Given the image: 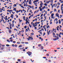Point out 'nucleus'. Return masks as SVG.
<instances>
[{"label": "nucleus", "instance_id": "obj_10", "mask_svg": "<svg viewBox=\"0 0 63 63\" xmlns=\"http://www.w3.org/2000/svg\"><path fill=\"white\" fill-rule=\"evenodd\" d=\"M22 47V45H19V47Z\"/></svg>", "mask_w": 63, "mask_h": 63}, {"label": "nucleus", "instance_id": "obj_8", "mask_svg": "<svg viewBox=\"0 0 63 63\" xmlns=\"http://www.w3.org/2000/svg\"><path fill=\"white\" fill-rule=\"evenodd\" d=\"M27 23H28V24H29L30 23L29 22H28V21H26V24H27Z\"/></svg>", "mask_w": 63, "mask_h": 63}, {"label": "nucleus", "instance_id": "obj_15", "mask_svg": "<svg viewBox=\"0 0 63 63\" xmlns=\"http://www.w3.org/2000/svg\"><path fill=\"white\" fill-rule=\"evenodd\" d=\"M14 5H13V7H16V4H14Z\"/></svg>", "mask_w": 63, "mask_h": 63}, {"label": "nucleus", "instance_id": "obj_63", "mask_svg": "<svg viewBox=\"0 0 63 63\" xmlns=\"http://www.w3.org/2000/svg\"><path fill=\"white\" fill-rule=\"evenodd\" d=\"M62 14H63V11H62Z\"/></svg>", "mask_w": 63, "mask_h": 63}, {"label": "nucleus", "instance_id": "obj_16", "mask_svg": "<svg viewBox=\"0 0 63 63\" xmlns=\"http://www.w3.org/2000/svg\"><path fill=\"white\" fill-rule=\"evenodd\" d=\"M7 42H8L9 43H10V41L9 40L7 39Z\"/></svg>", "mask_w": 63, "mask_h": 63}, {"label": "nucleus", "instance_id": "obj_56", "mask_svg": "<svg viewBox=\"0 0 63 63\" xmlns=\"http://www.w3.org/2000/svg\"><path fill=\"white\" fill-rule=\"evenodd\" d=\"M5 19L6 20H8V18H6Z\"/></svg>", "mask_w": 63, "mask_h": 63}, {"label": "nucleus", "instance_id": "obj_5", "mask_svg": "<svg viewBox=\"0 0 63 63\" xmlns=\"http://www.w3.org/2000/svg\"><path fill=\"white\" fill-rule=\"evenodd\" d=\"M8 31L9 33H11L12 32V30L11 29H9Z\"/></svg>", "mask_w": 63, "mask_h": 63}, {"label": "nucleus", "instance_id": "obj_36", "mask_svg": "<svg viewBox=\"0 0 63 63\" xmlns=\"http://www.w3.org/2000/svg\"><path fill=\"white\" fill-rule=\"evenodd\" d=\"M61 10L62 11L63 10V7H62L61 8Z\"/></svg>", "mask_w": 63, "mask_h": 63}, {"label": "nucleus", "instance_id": "obj_64", "mask_svg": "<svg viewBox=\"0 0 63 63\" xmlns=\"http://www.w3.org/2000/svg\"><path fill=\"white\" fill-rule=\"evenodd\" d=\"M25 44H28V42H26L25 43Z\"/></svg>", "mask_w": 63, "mask_h": 63}, {"label": "nucleus", "instance_id": "obj_23", "mask_svg": "<svg viewBox=\"0 0 63 63\" xmlns=\"http://www.w3.org/2000/svg\"><path fill=\"white\" fill-rule=\"evenodd\" d=\"M9 12H13V10H9Z\"/></svg>", "mask_w": 63, "mask_h": 63}, {"label": "nucleus", "instance_id": "obj_17", "mask_svg": "<svg viewBox=\"0 0 63 63\" xmlns=\"http://www.w3.org/2000/svg\"><path fill=\"white\" fill-rule=\"evenodd\" d=\"M31 35H32L33 36V35H34V33L32 32V33H31Z\"/></svg>", "mask_w": 63, "mask_h": 63}, {"label": "nucleus", "instance_id": "obj_28", "mask_svg": "<svg viewBox=\"0 0 63 63\" xmlns=\"http://www.w3.org/2000/svg\"><path fill=\"white\" fill-rule=\"evenodd\" d=\"M53 35H55V33L54 32H53Z\"/></svg>", "mask_w": 63, "mask_h": 63}, {"label": "nucleus", "instance_id": "obj_38", "mask_svg": "<svg viewBox=\"0 0 63 63\" xmlns=\"http://www.w3.org/2000/svg\"><path fill=\"white\" fill-rule=\"evenodd\" d=\"M21 8H24V7H23V5L21 6Z\"/></svg>", "mask_w": 63, "mask_h": 63}, {"label": "nucleus", "instance_id": "obj_59", "mask_svg": "<svg viewBox=\"0 0 63 63\" xmlns=\"http://www.w3.org/2000/svg\"><path fill=\"white\" fill-rule=\"evenodd\" d=\"M13 39V38L12 37H11L10 38V40H11V39Z\"/></svg>", "mask_w": 63, "mask_h": 63}, {"label": "nucleus", "instance_id": "obj_55", "mask_svg": "<svg viewBox=\"0 0 63 63\" xmlns=\"http://www.w3.org/2000/svg\"><path fill=\"white\" fill-rule=\"evenodd\" d=\"M59 29L61 31V30H62V29H61V28H59Z\"/></svg>", "mask_w": 63, "mask_h": 63}, {"label": "nucleus", "instance_id": "obj_7", "mask_svg": "<svg viewBox=\"0 0 63 63\" xmlns=\"http://www.w3.org/2000/svg\"><path fill=\"white\" fill-rule=\"evenodd\" d=\"M50 30H49L48 32V33H47V35H49V33H50Z\"/></svg>", "mask_w": 63, "mask_h": 63}, {"label": "nucleus", "instance_id": "obj_6", "mask_svg": "<svg viewBox=\"0 0 63 63\" xmlns=\"http://www.w3.org/2000/svg\"><path fill=\"white\" fill-rule=\"evenodd\" d=\"M51 2V1L49 0L48 1H47L46 2V3H49V2Z\"/></svg>", "mask_w": 63, "mask_h": 63}, {"label": "nucleus", "instance_id": "obj_33", "mask_svg": "<svg viewBox=\"0 0 63 63\" xmlns=\"http://www.w3.org/2000/svg\"><path fill=\"white\" fill-rule=\"evenodd\" d=\"M34 27L35 28L34 29H37V27L35 26H34Z\"/></svg>", "mask_w": 63, "mask_h": 63}, {"label": "nucleus", "instance_id": "obj_53", "mask_svg": "<svg viewBox=\"0 0 63 63\" xmlns=\"http://www.w3.org/2000/svg\"><path fill=\"white\" fill-rule=\"evenodd\" d=\"M63 3V0H62L61 2V3Z\"/></svg>", "mask_w": 63, "mask_h": 63}, {"label": "nucleus", "instance_id": "obj_46", "mask_svg": "<svg viewBox=\"0 0 63 63\" xmlns=\"http://www.w3.org/2000/svg\"><path fill=\"white\" fill-rule=\"evenodd\" d=\"M23 51H25V49H23Z\"/></svg>", "mask_w": 63, "mask_h": 63}, {"label": "nucleus", "instance_id": "obj_50", "mask_svg": "<svg viewBox=\"0 0 63 63\" xmlns=\"http://www.w3.org/2000/svg\"><path fill=\"white\" fill-rule=\"evenodd\" d=\"M61 7H62L63 6V3H62V4L61 5Z\"/></svg>", "mask_w": 63, "mask_h": 63}, {"label": "nucleus", "instance_id": "obj_2", "mask_svg": "<svg viewBox=\"0 0 63 63\" xmlns=\"http://www.w3.org/2000/svg\"><path fill=\"white\" fill-rule=\"evenodd\" d=\"M27 53L28 54L29 56H30L31 55V54H32V52H30L29 51L28 52H27Z\"/></svg>", "mask_w": 63, "mask_h": 63}, {"label": "nucleus", "instance_id": "obj_60", "mask_svg": "<svg viewBox=\"0 0 63 63\" xmlns=\"http://www.w3.org/2000/svg\"><path fill=\"white\" fill-rule=\"evenodd\" d=\"M59 28V26H57V28Z\"/></svg>", "mask_w": 63, "mask_h": 63}, {"label": "nucleus", "instance_id": "obj_20", "mask_svg": "<svg viewBox=\"0 0 63 63\" xmlns=\"http://www.w3.org/2000/svg\"><path fill=\"white\" fill-rule=\"evenodd\" d=\"M56 20V21H57V20H58V19H57V18H56L54 20V21H55Z\"/></svg>", "mask_w": 63, "mask_h": 63}, {"label": "nucleus", "instance_id": "obj_43", "mask_svg": "<svg viewBox=\"0 0 63 63\" xmlns=\"http://www.w3.org/2000/svg\"><path fill=\"white\" fill-rule=\"evenodd\" d=\"M53 37L54 38H55V37H56V38H57V36H54V35H53Z\"/></svg>", "mask_w": 63, "mask_h": 63}, {"label": "nucleus", "instance_id": "obj_44", "mask_svg": "<svg viewBox=\"0 0 63 63\" xmlns=\"http://www.w3.org/2000/svg\"><path fill=\"white\" fill-rule=\"evenodd\" d=\"M14 22H15V20H14L13 21H12V23H14Z\"/></svg>", "mask_w": 63, "mask_h": 63}, {"label": "nucleus", "instance_id": "obj_40", "mask_svg": "<svg viewBox=\"0 0 63 63\" xmlns=\"http://www.w3.org/2000/svg\"><path fill=\"white\" fill-rule=\"evenodd\" d=\"M12 46L13 47H15V45H14V44H13L12 45Z\"/></svg>", "mask_w": 63, "mask_h": 63}, {"label": "nucleus", "instance_id": "obj_34", "mask_svg": "<svg viewBox=\"0 0 63 63\" xmlns=\"http://www.w3.org/2000/svg\"><path fill=\"white\" fill-rule=\"evenodd\" d=\"M44 6H47V3H45L44 4Z\"/></svg>", "mask_w": 63, "mask_h": 63}, {"label": "nucleus", "instance_id": "obj_18", "mask_svg": "<svg viewBox=\"0 0 63 63\" xmlns=\"http://www.w3.org/2000/svg\"><path fill=\"white\" fill-rule=\"evenodd\" d=\"M24 27L25 29H26L27 28V26H25Z\"/></svg>", "mask_w": 63, "mask_h": 63}, {"label": "nucleus", "instance_id": "obj_13", "mask_svg": "<svg viewBox=\"0 0 63 63\" xmlns=\"http://www.w3.org/2000/svg\"><path fill=\"white\" fill-rule=\"evenodd\" d=\"M14 47H17V46L16 45H14Z\"/></svg>", "mask_w": 63, "mask_h": 63}, {"label": "nucleus", "instance_id": "obj_61", "mask_svg": "<svg viewBox=\"0 0 63 63\" xmlns=\"http://www.w3.org/2000/svg\"><path fill=\"white\" fill-rule=\"evenodd\" d=\"M60 12V10H58V13H59Z\"/></svg>", "mask_w": 63, "mask_h": 63}, {"label": "nucleus", "instance_id": "obj_29", "mask_svg": "<svg viewBox=\"0 0 63 63\" xmlns=\"http://www.w3.org/2000/svg\"><path fill=\"white\" fill-rule=\"evenodd\" d=\"M17 44H20V42H17Z\"/></svg>", "mask_w": 63, "mask_h": 63}, {"label": "nucleus", "instance_id": "obj_58", "mask_svg": "<svg viewBox=\"0 0 63 63\" xmlns=\"http://www.w3.org/2000/svg\"><path fill=\"white\" fill-rule=\"evenodd\" d=\"M42 6H41L39 7V9H41V8H42Z\"/></svg>", "mask_w": 63, "mask_h": 63}, {"label": "nucleus", "instance_id": "obj_26", "mask_svg": "<svg viewBox=\"0 0 63 63\" xmlns=\"http://www.w3.org/2000/svg\"><path fill=\"white\" fill-rule=\"evenodd\" d=\"M13 43H14V44H15L16 43V42L15 41H13Z\"/></svg>", "mask_w": 63, "mask_h": 63}, {"label": "nucleus", "instance_id": "obj_51", "mask_svg": "<svg viewBox=\"0 0 63 63\" xmlns=\"http://www.w3.org/2000/svg\"><path fill=\"white\" fill-rule=\"evenodd\" d=\"M10 42H13V40L11 39L10 40Z\"/></svg>", "mask_w": 63, "mask_h": 63}, {"label": "nucleus", "instance_id": "obj_11", "mask_svg": "<svg viewBox=\"0 0 63 63\" xmlns=\"http://www.w3.org/2000/svg\"><path fill=\"white\" fill-rule=\"evenodd\" d=\"M41 49H44V47L43 46H41Z\"/></svg>", "mask_w": 63, "mask_h": 63}, {"label": "nucleus", "instance_id": "obj_57", "mask_svg": "<svg viewBox=\"0 0 63 63\" xmlns=\"http://www.w3.org/2000/svg\"><path fill=\"white\" fill-rule=\"evenodd\" d=\"M57 48V49H60V47Z\"/></svg>", "mask_w": 63, "mask_h": 63}, {"label": "nucleus", "instance_id": "obj_35", "mask_svg": "<svg viewBox=\"0 0 63 63\" xmlns=\"http://www.w3.org/2000/svg\"><path fill=\"white\" fill-rule=\"evenodd\" d=\"M46 55L47 56H49V54L48 53Z\"/></svg>", "mask_w": 63, "mask_h": 63}, {"label": "nucleus", "instance_id": "obj_47", "mask_svg": "<svg viewBox=\"0 0 63 63\" xmlns=\"http://www.w3.org/2000/svg\"><path fill=\"white\" fill-rule=\"evenodd\" d=\"M56 9H54V12H56Z\"/></svg>", "mask_w": 63, "mask_h": 63}, {"label": "nucleus", "instance_id": "obj_62", "mask_svg": "<svg viewBox=\"0 0 63 63\" xmlns=\"http://www.w3.org/2000/svg\"><path fill=\"white\" fill-rule=\"evenodd\" d=\"M59 24H60L61 23V21H60L59 22Z\"/></svg>", "mask_w": 63, "mask_h": 63}, {"label": "nucleus", "instance_id": "obj_32", "mask_svg": "<svg viewBox=\"0 0 63 63\" xmlns=\"http://www.w3.org/2000/svg\"><path fill=\"white\" fill-rule=\"evenodd\" d=\"M29 4H31V2L29 1Z\"/></svg>", "mask_w": 63, "mask_h": 63}, {"label": "nucleus", "instance_id": "obj_9", "mask_svg": "<svg viewBox=\"0 0 63 63\" xmlns=\"http://www.w3.org/2000/svg\"><path fill=\"white\" fill-rule=\"evenodd\" d=\"M38 1H39V0H34V2H35V3H37Z\"/></svg>", "mask_w": 63, "mask_h": 63}, {"label": "nucleus", "instance_id": "obj_12", "mask_svg": "<svg viewBox=\"0 0 63 63\" xmlns=\"http://www.w3.org/2000/svg\"><path fill=\"white\" fill-rule=\"evenodd\" d=\"M17 61H18V62H20V61H21V60L20 59H18L17 60Z\"/></svg>", "mask_w": 63, "mask_h": 63}, {"label": "nucleus", "instance_id": "obj_1", "mask_svg": "<svg viewBox=\"0 0 63 63\" xmlns=\"http://www.w3.org/2000/svg\"><path fill=\"white\" fill-rule=\"evenodd\" d=\"M57 35V38H54L53 39V40L54 41H56L57 40H58L59 39V37H58V34L57 33L56 34Z\"/></svg>", "mask_w": 63, "mask_h": 63}, {"label": "nucleus", "instance_id": "obj_48", "mask_svg": "<svg viewBox=\"0 0 63 63\" xmlns=\"http://www.w3.org/2000/svg\"><path fill=\"white\" fill-rule=\"evenodd\" d=\"M58 23V21H57L56 22V24H57V23Z\"/></svg>", "mask_w": 63, "mask_h": 63}, {"label": "nucleus", "instance_id": "obj_37", "mask_svg": "<svg viewBox=\"0 0 63 63\" xmlns=\"http://www.w3.org/2000/svg\"><path fill=\"white\" fill-rule=\"evenodd\" d=\"M27 31L28 32V30H27V29H26V32Z\"/></svg>", "mask_w": 63, "mask_h": 63}, {"label": "nucleus", "instance_id": "obj_24", "mask_svg": "<svg viewBox=\"0 0 63 63\" xmlns=\"http://www.w3.org/2000/svg\"><path fill=\"white\" fill-rule=\"evenodd\" d=\"M6 46H7V47H9V46H10V45H9L8 44H6Z\"/></svg>", "mask_w": 63, "mask_h": 63}, {"label": "nucleus", "instance_id": "obj_45", "mask_svg": "<svg viewBox=\"0 0 63 63\" xmlns=\"http://www.w3.org/2000/svg\"><path fill=\"white\" fill-rule=\"evenodd\" d=\"M59 7V5H58L57 7V8H58Z\"/></svg>", "mask_w": 63, "mask_h": 63}, {"label": "nucleus", "instance_id": "obj_3", "mask_svg": "<svg viewBox=\"0 0 63 63\" xmlns=\"http://www.w3.org/2000/svg\"><path fill=\"white\" fill-rule=\"evenodd\" d=\"M28 38L30 40H32L33 39V37H31L29 36Z\"/></svg>", "mask_w": 63, "mask_h": 63}, {"label": "nucleus", "instance_id": "obj_4", "mask_svg": "<svg viewBox=\"0 0 63 63\" xmlns=\"http://www.w3.org/2000/svg\"><path fill=\"white\" fill-rule=\"evenodd\" d=\"M53 16H54V14H51V17H52L51 18H53Z\"/></svg>", "mask_w": 63, "mask_h": 63}, {"label": "nucleus", "instance_id": "obj_22", "mask_svg": "<svg viewBox=\"0 0 63 63\" xmlns=\"http://www.w3.org/2000/svg\"><path fill=\"white\" fill-rule=\"evenodd\" d=\"M40 11H42L43 10V9H42V8H40Z\"/></svg>", "mask_w": 63, "mask_h": 63}, {"label": "nucleus", "instance_id": "obj_49", "mask_svg": "<svg viewBox=\"0 0 63 63\" xmlns=\"http://www.w3.org/2000/svg\"><path fill=\"white\" fill-rule=\"evenodd\" d=\"M48 62H51V60H49L48 61Z\"/></svg>", "mask_w": 63, "mask_h": 63}, {"label": "nucleus", "instance_id": "obj_31", "mask_svg": "<svg viewBox=\"0 0 63 63\" xmlns=\"http://www.w3.org/2000/svg\"><path fill=\"white\" fill-rule=\"evenodd\" d=\"M13 10L14 11H15V12H16V9H14Z\"/></svg>", "mask_w": 63, "mask_h": 63}, {"label": "nucleus", "instance_id": "obj_25", "mask_svg": "<svg viewBox=\"0 0 63 63\" xmlns=\"http://www.w3.org/2000/svg\"><path fill=\"white\" fill-rule=\"evenodd\" d=\"M41 46V44H39L38 45V47H40Z\"/></svg>", "mask_w": 63, "mask_h": 63}, {"label": "nucleus", "instance_id": "obj_21", "mask_svg": "<svg viewBox=\"0 0 63 63\" xmlns=\"http://www.w3.org/2000/svg\"><path fill=\"white\" fill-rule=\"evenodd\" d=\"M14 23H13L12 25V27H14Z\"/></svg>", "mask_w": 63, "mask_h": 63}, {"label": "nucleus", "instance_id": "obj_39", "mask_svg": "<svg viewBox=\"0 0 63 63\" xmlns=\"http://www.w3.org/2000/svg\"><path fill=\"white\" fill-rule=\"evenodd\" d=\"M46 58H47V57H43V58H45V59H46Z\"/></svg>", "mask_w": 63, "mask_h": 63}, {"label": "nucleus", "instance_id": "obj_14", "mask_svg": "<svg viewBox=\"0 0 63 63\" xmlns=\"http://www.w3.org/2000/svg\"><path fill=\"white\" fill-rule=\"evenodd\" d=\"M56 16H59V14H56Z\"/></svg>", "mask_w": 63, "mask_h": 63}, {"label": "nucleus", "instance_id": "obj_54", "mask_svg": "<svg viewBox=\"0 0 63 63\" xmlns=\"http://www.w3.org/2000/svg\"><path fill=\"white\" fill-rule=\"evenodd\" d=\"M1 49H2L3 50V49H4V48L3 47H1Z\"/></svg>", "mask_w": 63, "mask_h": 63}, {"label": "nucleus", "instance_id": "obj_42", "mask_svg": "<svg viewBox=\"0 0 63 63\" xmlns=\"http://www.w3.org/2000/svg\"><path fill=\"white\" fill-rule=\"evenodd\" d=\"M46 35V33L45 32H44L43 34V36H44V35Z\"/></svg>", "mask_w": 63, "mask_h": 63}, {"label": "nucleus", "instance_id": "obj_19", "mask_svg": "<svg viewBox=\"0 0 63 63\" xmlns=\"http://www.w3.org/2000/svg\"><path fill=\"white\" fill-rule=\"evenodd\" d=\"M58 36H59V37H60V38H61V35H60V34H58Z\"/></svg>", "mask_w": 63, "mask_h": 63}, {"label": "nucleus", "instance_id": "obj_41", "mask_svg": "<svg viewBox=\"0 0 63 63\" xmlns=\"http://www.w3.org/2000/svg\"><path fill=\"white\" fill-rule=\"evenodd\" d=\"M24 6L25 7H26V4H24Z\"/></svg>", "mask_w": 63, "mask_h": 63}, {"label": "nucleus", "instance_id": "obj_30", "mask_svg": "<svg viewBox=\"0 0 63 63\" xmlns=\"http://www.w3.org/2000/svg\"><path fill=\"white\" fill-rule=\"evenodd\" d=\"M46 25H44V26H43V27L44 28H45V27H46Z\"/></svg>", "mask_w": 63, "mask_h": 63}, {"label": "nucleus", "instance_id": "obj_27", "mask_svg": "<svg viewBox=\"0 0 63 63\" xmlns=\"http://www.w3.org/2000/svg\"><path fill=\"white\" fill-rule=\"evenodd\" d=\"M43 15H43V14L42 13V14H41V16H40V17H42V16H43Z\"/></svg>", "mask_w": 63, "mask_h": 63}, {"label": "nucleus", "instance_id": "obj_52", "mask_svg": "<svg viewBox=\"0 0 63 63\" xmlns=\"http://www.w3.org/2000/svg\"><path fill=\"white\" fill-rule=\"evenodd\" d=\"M60 5V3L59 2L58 3V5Z\"/></svg>", "mask_w": 63, "mask_h": 63}]
</instances>
